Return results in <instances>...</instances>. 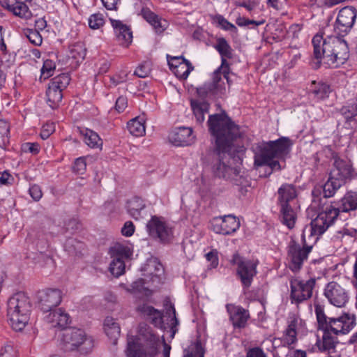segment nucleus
Listing matches in <instances>:
<instances>
[{
  "mask_svg": "<svg viewBox=\"0 0 357 357\" xmlns=\"http://www.w3.org/2000/svg\"><path fill=\"white\" fill-rule=\"evenodd\" d=\"M278 199L280 205H289V202L296 197V191L292 185H282L278 190Z\"/></svg>",
  "mask_w": 357,
  "mask_h": 357,
  "instance_id": "28",
  "label": "nucleus"
},
{
  "mask_svg": "<svg viewBox=\"0 0 357 357\" xmlns=\"http://www.w3.org/2000/svg\"><path fill=\"white\" fill-rule=\"evenodd\" d=\"M357 11L352 6H345L340 10L335 23V29L340 34L347 33L353 27Z\"/></svg>",
  "mask_w": 357,
  "mask_h": 357,
  "instance_id": "15",
  "label": "nucleus"
},
{
  "mask_svg": "<svg viewBox=\"0 0 357 357\" xmlns=\"http://www.w3.org/2000/svg\"><path fill=\"white\" fill-rule=\"evenodd\" d=\"M227 309L233 325L235 327H243L249 317L248 312L241 307L232 304L227 305Z\"/></svg>",
  "mask_w": 357,
  "mask_h": 357,
  "instance_id": "23",
  "label": "nucleus"
},
{
  "mask_svg": "<svg viewBox=\"0 0 357 357\" xmlns=\"http://www.w3.org/2000/svg\"><path fill=\"white\" fill-rule=\"evenodd\" d=\"M215 49L222 56L229 58L231 56V47L229 46L227 40L223 38H219L218 40Z\"/></svg>",
  "mask_w": 357,
  "mask_h": 357,
  "instance_id": "45",
  "label": "nucleus"
},
{
  "mask_svg": "<svg viewBox=\"0 0 357 357\" xmlns=\"http://www.w3.org/2000/svg\"><path fill=\"white\" fill-rule=\"evenodd\" d=\"M29 194L35 201L40 200L43 195L40 187L38 185H33L30 187Z\"/></svg>",
  "mask_w": 357,
  "mask_h": 357,
  "instance_id": "55",
  "label": "nucleus"
},
{
  "mask_svg": "<svg viewBox=\"0 0 357 357\" xmlns=\"http://www.w3.org/2000/svg\"><path fill=\"white\" fill-rule=\"evenodd\" d=\"M191 107L197 121L202 123L205 119L204 115L208 112L209 105L204 101L192 100Z\"/></svg>",
  "mask_w": 357,
  "mask_h": 357,
  "instance_id": "34",
  "label": "nucleus"
},
{
  "mask_svg": "<svg viewBox=\"0 0 357 357\" xmlns=\"http://www.w3.org/2000/svg\"><path fill=\"white\" fill-rule=\"evenodd\" d=\"M61 292L59 289H47L39 295V306L44 312L52 311L61 301Z\"/></svg>",
  "mask_w": 357,
  "mask_h": 357,
  "instance_id": "21",
  "label": "nucleus"
},
{
  "mask_svg": "<svg viewBox=\"0 0 357 357\" xmlns=\"http://www.w3.org/2000/svg\"><path fill=\"white\" fill-rule=\"evenodd\" d=\"M232 265L236 266L237 275L244 287H249L257 275V260H250L240 256L238 254L232 255L230 259Z\"/></svg>",
  "mask_w": 357,
  "mask_h": 357,
  "instance_id": "9",
  "label": "nucleus"
},
{
  "mask_svg": "<svg viewBox=\"0 0 357 357\" xmlns=\"http://www.w3.org/2000/svg\"><path fill=\"white\" fill-rule=\"evenodd\" d=\"M105 23L104 17L102 14H93L89 18V25L93 29H98L103 26Z\"/></svg>",
  "mask_w": 357,
  "mask_h": 357,
  "instance_id": "47",
  "label": "nucleus"
},
{
  "mask_svg": "<svg viewBox=\"0 0 357 357\" xmlns=\"http://www.w3.org/2000/svg\"><path fill=\"white\" fill-rule=\"evenodd\" d=\"M182 59H184L182 56H174L169 59V56H167L169 68L174 71L178 66V63L181 62Z\"/></svg>",
  "mask_w": 357,
  "mask_h": 357,
  "instance_id": "60",
  "label": "nucleus"
},
{
  "mask_svg": "<svg viewBox=\"0 0 357 357\" xmlns=\"http://www.w3.org/2000/svg\"><path fill=\"white\" fill-rule=\"evenodd\" d=\"M357 208V193L347 192L338 206L330 204L326 198L314 200V211L317 216L314 219V234H322L334 222L340 212H349Z\"/></svg>",
  "mask_w": 357,
  "mask_h": 357,
  "instance_id": "3",
  "label": "nucleus"
},
{
  "mask_svg": "<svg viewBox=\"0 0 357 357\" xmlns=\"http://www.w3.org/2000/svg\"><path fill=\"white\" fill-rule=\"evenodd\" d=\"M192 70L193 67L191 63L185 59H182L177 68L174 70V73L180 79H186Z\"/></svg>",
  "mask_w": 357,
  "mask_h": 357,
  "instance_id": "41",
  "label": "nucleus"
},
{
  "mask_svg": "<svg viewBox=\"0 0 357 357\" xmlns=\"http://www.w3.org/2000/svg\"><path fill=\"white\" fill-rule=\"evenodd\" d=\"M10 127L4 120H0V149L3 151L6 149L9 143L10 138Z\"/></svg>",
  "mask_w": 357,
  "mask_h": 357,
  "instance_id": "40",
  "label": "nucleus"
},
{
  "mask_svg": "<svg viewBox=\"0 0 357 357\" xmlns=\"http://www.w3.org/2000/svg\"><path fill=\"white\" fill-rule=\"evenodd\" d=\"M330 93V87L324 83L316 84L314 81V97L317 99H324L328 96Z\"/></svg>",
  "mask_w": 357,
  "mask_h": 357,
  "instance_id": "43",
  "label": "nucleus"
},
{
  "mask_svg": "<svg viewBox=\"0 0 357 357\" xmlns=\"http://www.w3.org/2000/svg\"><path fill=\"white\" fill-rule=\"evenodd\" d=\"M195 139L192 128L188 127L176 128L168 135L169 142L176 146L191 145L194 143Z\"/></svg>",
  "mask_w": 357,
  "mask_h": 357,
  "instance_id": "18",
  "label": "nucleus"
},
{
  "mask_svg": "<svg viewBox=\"0 0 357 357\" xmlns=\"http://www.w3.org/2000/svg\"><path fill=\"white\" fill-rule=\"evenodd\" d=\"M105 8L108 10H116L120 0H101Z\"/></svg>",
  "mask_w": 357,
  "mask_h": 357,
  "instance_id": "62",
  "label": "nucleus"
},
{
  "mask_svg": "<svg viewBox=\"0 0 357 357\" xmlns=\"http://www.w3.org/2000/svg\"><path fill=\"white\" fill-rule=\"evenodd\" d=\"M138 310L143 314L150 317L153 321L157 322L158 320L161 319V313L153 307L146 304L139 306Z\"/></svg>",
  "mask_w": 357,
  "mask_h": 357,
  "instance_id": "42",
  "label": "nucleus"
},
{
  "mask_svg": "<svg viewBox=\"0 0 357 357\" xmlns=\"http://www.w3.org/2000/svg\"><path fill=\"white\" fill-rule=\"evenodd\" d=\"M161 341L153 330L146 324H141L138 334L128 339L127 357H155Z\"/></svg>",
  "mask_w": 357,
  "mask_h": 357,
  "instance_id": "4",
  "label": "nucleus"
},
{
  "mask_svg": "<svg viewBox=\"0 0 357 357\" xmlns=\"http://www.w3.org/2000/svg\"><path fill=\"white\" fill-rule=\"evenodd\" d=\"M353 317L344 314L337 318H328V330L335 335L347 334L354 326Z\"/></svg>",
  "mask_w": 357,
  "mask_h": 357,
  "instance_id": "19",
  "label": "nucleus"
},
{
  "mask_svg": "<svg viewBox=\"0 0 357 357\" xmlns=\"http://www.w3.org/2000/svg\"><path fill=\"white\" fill-rule=\"evenodd\" d=\"M31 310V301L26 294L18 292L8 299L7 314L14 330L20 331L25 328Z\"/></svg>",
  "mask_w": 357,
  "mask_h": 357,
  "instance_id": "6",
  "label": "nucleus"
},
{
  "mask_svg": "<svg viewBox=\"0 0 357 357\" xmlns=\"http://www.w3.org/2000/svg\"><path fill=\"white\" fill-rule=\"evenodd\" d=\"M26 37L34 45H40L43 41L42 36L39 32L36 30L30 29L26 33Z\"/></svg>",
  "mask_w": 357,
  "mask_h": 357,
  "instance_id": "49",
  "label": "nucleus"
},
{
  "mask_svg": "<svg viewBox=\"0 0 357 357\" xmlns=\"http://www.w3.org/2000/svg\"><path fill=\"white\" fill-rule=\"evenodd\" d=\"M247 357H266L263 351L257 348L250 350L247 354Z\"/></svg>",
  "mask_w": 357,
  "mask_h": 357,
  "instance_id": "63",
  "label": "nucleus"
},
{
  "mask_svg": "<svg viewBox=\"0 0 357 357\" xmlns=\"http://www.w3.org/2000/svg\"><path fill=\"white\" fill-rule=\"evenodd\" d=\"M150 73V68L147 63L139 65L135 70V75L139 77H146Z\"/></svg>",
  "mask_w": 357,
  "mask_h": 357,
  "instance_id": "51",
  "label": "nucleus"
},
{
  "mask_svg": "<svg viewBox=\"0 0 357 357\" xmlns=\"http://www.w3.org/2000/svg\"><path fill=\"white\" fill-rule=\"evenodd\" d=\"M352 173V168L350 162L340 158H336L334 161V168L331 174L337 178L344 180L350 177Z\"/></svg>",
  "mask_w": 357,
  "mask_h": 357,
  "instance_id": "25",
  "label": "nucleus"
},
{
  "mask_svg": "<svg viewBox=\"0 0 357 357\" xmlns=\"http://www.w3.org/2000/svg\"><path fill=\"white\" fill-rule=\"evenodd\" d=\"M226 79L228 84H230L229 73L224 70L221 71V67L218 68L212 75V82L204 85L206 92L213 94H223L226 92L224 80Z\"/></svg>",
  "mask_w": 357,
  "mask_h": 357,
  "instance_id": "17",
  "label": "nucleus"
},
{
  "mask_svg": "<svg viewBox=\"0 0 357 357\" xmlns=\"http://www.w3.org/2000/svg\"><path fill=\"white\" fill-rule=\"evenodd\" d=\"M8 9L15 15L26 20L32 17V13L27 5L22 1H15L13 4L8 5Z\"/></svg>",
  "mask_w": 357,
  "mask_h": 357,
  "instance_id": "33",
  "label": "nucleus"
},
{
  "mask_svg": "<svg viewBox=\"0 0 357 357\" xmlns=\"http://www.w3.org/2000/svg\"><path fill=\"white\" fill-rule=\"evenodd\" d=\"M311 249V246L301 247L296 241H291L288 245L287 258L290 269L293 271H298L307 259Z\"/></svg>",
  "mask_w": 357,
  "mask_h": 357,
  "instance_id": "13",
  "label": "nucleus"
},
{
  "mask_svg": "<svg viewBox=\"0 0 357 357\" xmlns=\"http://www.w3.org/2000/svg\"><path fill=\"white\" fill-rule=\"evenodd\" d=\"M128 291L132 293H144L146 294L148 288L144 287V279L140 278L133 282L130 285V288L128 289Z\"/></svg>",
  "mask_w": 357,
  "mask_h": 357,
  "instance_id": "48",
  "label": "nucleus"
},
{
  "mask_svg": "<svg viewBox=\"0 0 357 357\" xmlns=\"http://www.w3.org/2000/svg\"><path fill=\"white\" fill-rule=\"evenodd\" d=\"M39 145L36 143H24L22 145V150L25 153H31L32 154H37L39 152Z\"/></svg>",
  "mask_w": 357,
  "mask_h": 357,
  "instance_id": "52",
  "label": "nucleus"
},
{
  "mask_svg": "<svg viewBox=\"0 0 357 357\" xmlns=\"http://www.w3.org/2000/svg\"><path fill=\"white\" fill-rule=\"evenodd\" d=\"M146 227L150 236L158 238L160 241L167 242L173 238V227L164 218L153 216L147 222Z\"/></svg>",
  "mask_w": 357,
  "mask_h": 357,
  "instance_id": "12",
  "label": "nucleus"
},
{
  "mask_svg": "<svg viewBox=\"0 0 357 357\" xmlns=\"http://www.w3.org/2000/svg\"><path fill=\"white\" fill-rule=\"evenodd\" d=\"M0 357H17V351L12 345L8 344L1 349Z\"/></svg>",
  "mask_w": 357,
  "mask_h": 357,
  "instance_id": "53",
  "label": "nucleus"
},
{
  "mask_svg": "<svg viewBox=\"0 0 357 357\" xmlns=\"http://www.w3.org/2000/svg\"><path fill=\"white\" fill-rule=\"evenodd\" d=\"M104 330L106 335L116 341L120 335V326L112 317H107L104 321Z\"/></svg>",
  "mask_w": 357,
  "mask_h": 357,
  "instance_id": "35",
  "label": "nucleus"
},
{
  "mask_svg": "<svg viewBox=\"0 0 357 357\" xmlns=\"http://www.w3.org/2000/svg\"><path fill=\"white\" fill-rule=\"evenodd\" d=\"M343 183L341 178H337L331 174L328 180L323 186L324 197L322 198L327 199L328 197L333 196L335 191L341 187ZM319 198L320 197L314 198V200L318 201Z\"/></svg>",
  "mask_w": 357,
  "mask_h": 357,
  "instance_id": "27",
  "label": "nucleus"
},
{
  "mask_svg": "<svg viewBox=\"0 0 357 357\" xmlns=\"http://www.w3.org/2000/svg\"><path fill=\"white\" fill-rule=\"evenodd\" d=\"M55 63L50 59H47L44 61L43 66L41 68V75L40 79H47L51 77L55 70Z\"/></svg>",
  "mask_w": 357,
  "mask_h": 357,
  "instance_id": "44",
  "label": "nucleus"
},
{
  "mask_svg": "<svg viewBox=\"0 0 357 357\" xmlns=\"http://www.w3.org/2000/svg\"><path fill=\"white\" fill-rule=\"evenodd\" d=\"M144 271L150 275L151 280L155 281L163 273V267L162 264L155 259H150L147 261L144 268Z\"/></svg>",
  "mask_w": 357,
  "mask_h": 357,
  "instance_id": "37",
  "label": "nucleus"
},
{
  "mask_svg": "<svg viewBox=\"0 0 357 357\" xmlns=\"http://www.w3.org/2000/svg\"><path fill=\"white\" fill-rule=\"evenodd\" d=\"M297 324L298 320L293 319L288 325L287 329L284 331L282 337H281L282 343L284 345L289 346L294 344L297 339Z\"/></svg>",
  "mask_w": 357,
  "mask_h": 357,
  "instance_id": "30",
  "label": "nucleus"
},
{
  "mask_svg": "<svg viewBox=\"0 0 357 357\" xmlns=\"http://www.w3.org/2000/svg\"><path fill=\"white\" fill-rule=\"evenodd\" d=\"M127 107V98L120 96L116 101L115 109L118 112H122Z\"/></svg>",
  "mask_w": 357,
  "mask_h": 357,
  "instance_id": "57",
  "label": "nucleus"
},
{
  "mask_svg": "<svg viewBox=\"0 0 357 357\" xmlns=\"http://www.w3.org/2000/svg\"><path fill=\"white\" fill-rule=\"evenodd\" d=\"M89 157H80L75 160L73 166V170L79 175H82L86 170V159Z\"/></svg>",
  "mask_w": 357,
  "mask_h": 357,
  "instance_id": "46",
  "label": "nucleus"
},
{
  "mask_svg": "<svg viewBox=\"0 0 357 357\" xmlns=\"http://www.w3.org/2000/svg\"><path fill=\"white\" fill-rule=\"evenodd\" d=\"M141 15L158 33L162 32L167 25L166 20L161 19L148 8H143L141 10Z\"/></svg>",
  "mask_w": 357,
  "mask_h": 357,
  "instance_id": "26",
  "label": "nucleus"
},
{
  "mask_svg": "<svg viewBox=\"0 0 357 357\" xmlns=\"http://www.w3.org/2000/svg\"><path fill=\"white\" fill-rule=\"evenodd\" d=\"M315 313L317 321L315 346L319 351L330 352L331 349H335L336 342L335 337L328 330V317L324 307L320 305H316Z\"/></svg>",
  "mask_w": 357,
  "mask_h": 357,
  "instance_id": "7",
  "label": "nucleus"
},
{
  "mask_svg": "<svg viewBox=\"0 0 357 357\" xmlns=\"http://www.w3.org/2000/svg\"><path fill=\"white\" fill-rule=\"evenodd\" d=\"M70 81L68 74L63 73L54 77L49 84L46 91V102L52 108H56L62 100V91L64 90Z\"/></svg>",
  "mask_w": 357,
  "mask_h": 357,
  "instance_id": "10",
  "label": "nucleus"
},
{
  "mask_svg": "<svg viewBox=\"0 0 357 357\" xmlns=\"http://www.w3.org/2000/svg\"><path fill=\"white\" fill-rule=\"evenodd\" d=\"M206 258L208 261H211L212 268H215L218 264V259L216 254L214 252H210L206 255Z\"/></svg>",
  "mask_w": 357,
  "mask_h": 357,
  "instance_id": "61",
  "label": "nucleus"
},
{
  "mask_svg": "<svg viewBox=\"0 0 357 357\" xmlns=\"http://www.w3.org/2000/svg\"><path fill=\"white\" fill-rule=\"evenodd\" d=\"M58 341L61 348L65 351L77 349L84 344H91L85 332L77 328H66L62 329L59 334Z\"/></svg>",
  "mask_w": 357,
  "mask_h": 357,
  "instance_id": "8",
  "label": "nucleus"
},
{
  "mask_svg": "<svg viewBox=\"0 0 357 357\" xmlns=\"http://www.w3.org/2000/svg\"><path fill=\"white\" fill-rule=\"evenodd\" d=\"M239 227V220L232 215L216 217L212 221L213 230L220 234L229 235L238 229Z\"/></svg>",
  "mask_w": 357,
  "mask_h": 357,
  "instance_id": "16",
  "label": "nucleus"
},
{
  "mask_svg": "<svg viewBox=\"0 0 357 357\" xmlns=\"http://www.w3.org/2000/svg\"><path fill=\"white\" fill-rule=\"evenodd\" d=\"M183 357H204V351L200 342L191 343L184 350Z\"/></svg>",
  "mask_w": 357,
  "mask_h": 357,
  "instance_id": "39",
  "label": "nucleus"
},
{
  "mask_svg": "<svg viewBox=\"0 0 357 357\" xmlns=\"http://www.w3.org/2000/svg\"><path fill=\"white\" fill-rule=\"evenodd\" d=\"M35 26L38 29L43 30L47 26V22L44 18H39L36 20Z\"/></svg>",
  "mask_w": 357,
  "mask_h": 357,
  "instance_id": "64",
  "label": "nucleus"
},
{
  "mask_svg": "<svg viewBox=\"0 0 357 357\" xmlns=\"http://www.w3.org/2000/svg\"><path fill=\"white\" fill-rule=\"evenodd\" d=\"M235 3L237 6L243 7L250 12L252 11L257 6V3L254 1L247 2L244 0H236Z\"/></svg>",
  "mask_w": 357,
  "mask_h": 357,
  "instance_id": "58",
  "label": "nucleus"
},
{
  "mask_svg": "<svg viewBox=\"0 0 357 357\" xmlns=\"http://www.w3.org/2000/svg\"><path fill=\"white\" fill-rule=\"evenodd\" d=\"M207 123L215 140L218 154V162L213 166L214 174L224 178H229L231 173L237 174V169L226 165L225 160L227 162V159L235 152L234 143L237 139L243 137L244 130L225 113L210 115Z\"/></svg>",
  "mask_w": 357,
  "mask_h": 357,
  "instance_id": "1",
  "label": "nucleus"
},
{
  "mask_svg": "<svg viewBox=\"0 0 357 357\" xmlns=\"http://www.w3.org/2000/svg\"><path fill=\"white\" fill-rule=\"evenodd\" d=\"M324 295L331 304L337 307H344L349 301L348 291L336 282H331L326 285Z\"/></svg>",
  "mask_w": 357,
  "mask_h": 357,
  "instance_id": "14",
  "label": "nucleus"
},
{
  "mask_svg": "<svg viewBox=\"0 0 357 357\" xmlns=\"http://www.w3.org/2000/svg\"><path fill=\"white\" fill-rule=\"evenodd\" d=\"M349 55L348 45L344 40L327 41L321 33L314 36V68H337L344 63Z\"/></svg>",
  "mask_w": 357,
  "mask_h": 357,
  "instance_id": "2",
  "label": "nucleus"
},
{
  "mask_svg": "<svg viewBox=\"0 0 357 357\" xmlns=\"http://www.w3.org/2000/svg\"><path fill=\"white\" fill-rule=\"evenodd\" d=\"M135 231V227L132 222H126L121 229V233L123 236H131Z\"/></svg>",
  "mask_w": 357,
  "mask_h": 357,
  "instance_id": "56",
  "label": "nucleus"
},
{
  "mask_svg": "<svg viewBox=\"0 0 357 357\" xmlns=\"http://www.w3.org/2000/svg\"><path fill=\"white\" fill-rule=\"evenodd\" d=\"M112 25L119 44L124 47H128L132 40V33L130 28L119 20H112Z\"/></svg>",
  "mask_w": 357,
  "mask_h": 357,
  "instance_id": "22",
  "label": "nucleus"
},
{
  "mask_svg": "<svg viewBox=\"0 0 357 357\" xmlns=\"http://www.w3.org/2000/svg\"><path fill=\"white\" fill-rule=\"evenodd\" d=\"M109 253L112 258L109 270L114 276L119 277L125 273L124 259L130 258L132 252L127 245L115 243L109 248Z\"/></svg>",
  "mask_w": 357,
  "mask_h": 357,
  "instance_id": "11",
  "label": "nucleus"
},
{
  "mask_svg": "<svg viewBox=\"0 0 357 357\" xmlns=\"http://www.w3.org/2000/svg\"><path fill=\"white\" fill-rule=\"evenodd\" d=\"M292 142L288 137H282L275 141L264 143L260 152L255 155V165H268L273 170H280L282 165L279 160L284 158L289 153Z\"/></svg>",
  "mask_w": 357,
  "mask_h": 357,
  "instance_id": "5",
  "label": "nucleus"
},
{
  "mask_svg": "<svg viewBox=\"0 0 357 357\" xmlns=\"http://www.w3.org/2000/svg\"><path fill=\"white\" fill-rule=\"evenodd\" d=\"M45 319L52 327L62 329L66 328V326L70 322L69 315L61 308L50 311V314L46 316Z\"/></svg>",
  "mask_w": 357,
  "mask_h": 357,
  "instance_id": "24",
  "label": "nucleus"
},
{
  "mask_svg": "<svg viewBox=\"0 0 357 357\" xmlns=\"http://www.w3.org/2000/svg\"><path fill=\"white\" fill-rule=\"evenodd\" d=\"M144 206L143 201L138 197L133 198L127 203L128 212L135 220H139L142 217V211Z\"/></svg>",
  "mask_w": 357,
  "mask_h": 357,
  "instance_id": "32",
  "label": "nucleus"
},
{
  "mask_svg": "<svg viewBox=\"0 0 357 357\" xmlns=\"http://www.w3.org/2000/svg\"><path fill=\"white\" fill-rule=\"evenodd\" d=\"M86 56V48L84 45L81 43H77L73 45L70 48V57L75 61V64L82 62Z\"/></svg>",
  "mask_w": 357,
  "mask_h": 357,
  "instance_id": "38",
  "label": "nucleus"
},
{
  "mask_svg": "<svg viewBox=\"0 0 357 357\" xmlns=\"http://www.w3.org/2000/svg\"><path fill=\"white\" fill-rule=\"evenodd\" d=\"M127 128L129 132L135 137H141L145 134L144 121L142 118L135 117L128 121Z\"/></svg>",
  "mask_w": 357,
  "mask_h": 357,
  "instance_id": "36",
  "label": "nucleus"
},
{
  "mask_svg": "<svg viewBox=\"0 0 357 357\" xmlns=\"http://www.w3.org/2000/svg\"><path fill=\"white\" fill-rule=\"evenodd\" d=\"M54 131V128L52 124L45 125L41 130L40 137H42V139H46Z\"/></svg>",
  "mask_w": 357,
  "mask_h": 357,
  "instance_id": "59",
  "label": "nucleus"
},
{
  "mask_svg": "<svg viewBox=\"0 0 357 357\" xmlns=\"http://www.w3.org/2000/svg\"><path fill=\"white\" fill-rule=\"evenodd\" d=\"M80 134L84 137V141L87 146L92 149L100 148L102 145V140L99 135L88 128L79 130Z\"/></svg>",
  "mask_w": 357,
  "mask_h": 357,
  "instance_id": "29",
  "label": "nucleus"
},
{
  "mask_svg": "<svg viewBox=\"0 0 357 357\" xmlns=\"http://www.w3.org/2000/svg\"><path fill=\"white\" fill-rule=\"evenodd\" d=\"M280 219L289 229L294 228L296 220V214L289 205H280Z\"/></svg>",
  "mask_w": 357,
  "mask_h": 357,
  "instance_id": "31",
  "label": "nucleus"
},
{
  "mask_svg": "<svg viewBox=\"0 0 357 357\" xmlns=\"http://www.w3.org/2000/svg\"><path fill=\"white\" fill-rule=\"evenodd\" d=\"M291 296L296 302H301L311 296L312 292V281L308 280L306 282L297 279L291 281Z\"/></svg>",
  "mask_w": 357,
  "mask_h": 357,
  "instance_id": "20",
  "label": "nucleus"
},
{
  "mask_svg": "<svg viewBox=\"0 0 357 357\" xmlns=\"http://www.w3.org/2000/svg\"><path fill=\"white\" fill-rule=\"evenodd\" d=\"M218 23L222 29H223L225 31H230L235 33H237L238 30L237 28L231 22L227 21L225 18H224L222 16H219L217 18Z\"/></svg>",
  "mask_w": 357,
  "mask_h": 357,
  "instance_id": "50",
  "label": "nucleus"
},
{
  "mask_svg": "<svg viewBox=\"0 0 357 357\" xmlns=\"http://www.w3.org/2000/svg\"><path fill=\"white\" fill-rule=\"evenodd\" d=\"M15 182V178L8 172H3L0 176V183L5 185H13Z\"/></svg>",
  "mask_w": 357,
  "mask_h": 357,
  "instance_id": "54",
  "label": "nucleus"
}]
</instances>
